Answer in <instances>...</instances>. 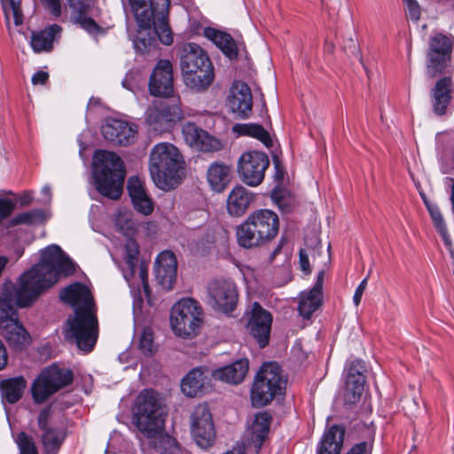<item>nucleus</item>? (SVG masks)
<instances>
[{
	"label": "nucleus",
	"instance_id": "nucleus-1",
	"mask_svg": "<svg viewBox=\"0 0 454 454\" xmlns=\"http://www.w3.org/2000/svg\"><path fill=\"white\" fill-rule=\"evenodd\" d=\"M74 271V262L60 247L51 245L41 251L40 262L20 276L17 288L12 283L4 285L0 293V333L12 348L21 350L30 340L15 307L30 306L61 274L70 276Z\"/></svg>",
	"mask_w": 454,
	"mask_h": 454
},
{
	"label": "nucleus",
	"instance_id": "nucleus-2",
	"mask_svg": "<svg viewBox=\"0 0 454 454\" xmlns=\"http://www.w3.org/2000/svg\"><path fill=\"white\" fill-rule=\"evenodd\" d=\"M59 297L74 309V315L67 320L64 327L66 340L76 344L84 352H90L98 337V323L90 289L75 282L62 289Z\"/></svg>",
	"mask_w": 454,
	"mask_h": 454
},
{
	"label": "nucleus",
	"instance_id": "nucleus-3",
	"mask_svg": "<svg viewBox=\"0 0 454 454\" xmlns=\"http://www.w3.org/2000/svg\"><path fill=\"white\" fill-rule=\"evenodd\" d=\"M184 159L179 150L170 143H159L150 153L149 170L153 181L160 189L175 188L184 168Z\"/></svg>",
	"mask_w": 454,
	"mask_h": 454
},
{
	"label": "nucleus",
	"instance_id": "nucleus-4",
	"mask_svg": "<svg viewBox=\"0 0 454 454\" xmlns=\"http://www.w3.org/2000/svg\"><path fill=\"white\" fill-rule=\"evenodd\" d=\"M279 219L278 215L270 209H257L236 229V239L239 246L251 249L264 246L278 235Z\"/></svg>",
	"mask_w": 454,
	"mask_h": 454
},
{
	"label": "nucleus",
	"instance_id": "nucleus-5",
	"mask_svg": "<svg viewBox=\"0 0 454 454\" xmlns=\"http://www.w3.org/2000/svg\"><path fill=\"white\" fill-rule=\"evenodd\" d=\"M181 70L187 87L202 91L215 78L214 67L207 52L195 43H187L179 48Z\"/></svg>",
	"mask_w": 454,
	"mask_h": 454
},
{
	"label": "nucleus",
	"instance_id": "nucleus-6",
	"mask_svg": "<svg viewBox=\"0 0 454 454\" xmlns=\"http://www.w3.org/2000/svg\"><path fill=\"white\" fill-rule=\"evenodd\" d=\"M167 414L158 393L145 389L137 395L133 409V421L137 429L148 438L161 432Z\"/></svg>",
	"mask_w": 454,
	"mask_h": 454
},
{
	"label": "nucleus",
	"instance_id": "nucleus-7",
	"mask_svg": "<svg viewBox=\"0 0 454 454\" xmlns=\"http://www.w3.org/2000/svg\"><path fill=\"white\" fill-rule=\"evenodd\" d=\"M98 164L95 170V184L100 194L118 200L123 191L126 176L125 166L121 157L113 152L98 153Z\"/></svg>",
	"mask_w": 454,
	"mask_h": 454
},
{
	"label": "nucleus",
	"instance_id": "nucleus-8",
	"mask_svg": "<svg viewBox=\"0 0 454 454\" xmlns=\"http://www.w3.org/2000/svg\"><path fill=\"white\" fill-rule=\"evenodd\" d=\"M286 384L281 367L277 363L264 364L257 372L251 388L252 404L254 407L267 405L276 395L283 394Z\"/></svg>",
	"mask_w": 454,
	"mask_h": 454
},
{
	"label": "nucleus",
	"instance_id": "nucleus-9",
	"mask_svg": "<svg viewBox=\"0 0 454 454\" xmlns=\"http://www.w3.org/2000/svg\"><path fill=\"white\" fill-rule=\"evenodd\" d=\"M454 36L450 34L437 32L428 38L426 53V74L434 79L449 73L452 63Z\"/></svg>",
	"mask_w": 454,
	"mask_h": 454
},
{
	"label": "nucleus",
	"instance_id": "nucleus-10",
	"mask_svg": "<svg viewBox=\"0 0 454 454\" xmlns=\"http://www.w3.org/2000/svg\"><path fill=\"white\" fill-rule=\"evenodd\" d=\"M70 369L56 364L46 367L36 377L31 386L32 398L35 403H44L50 396L73 382Z\"/></svg>",
	"mask_w": 454,
	"mask_h": 454
},
{
	"label": "nucleus",
	"instance_id": "nucleus-11",
	"mask_svg": "<svg viewBox=\"0 0 454 454\" xmlns=\"http://www.w3.org/2000/svg\"><path fill=\"white\" fill-rule=\"evenodd\" d=\"M202 316V308L197 301L192 298L180 300L171 310L170 323L174 333L184 338L196 335Z\"/></svg>",
	"mask_w": 454,
	"mask_h": 454
},
{
	"label": "nucleus",
	"instance_id": "nucleus-12",
	"mask_svg": "<svg viewBox=\"0 0 454 454\" xmlns=\"http://www.w3.org/2000/svg\"><path fill=\"white\" fill-rule=\"evenodd\" d=\"M269 166L270 160L266 153L257 151L246 152L239 160L238 174L243 183L255 187L262 183Z\"/></svg>",
	"mask_w": 454,
	"mask_h": 454
},
{
	"label": "nucleus",
	"instance_id": "nucleus-13",
	"mask_svg": "<svg viewBox=\"0 0 454 454\" xmlns=\"http://www.w3.org/2000/svg\"><path fill=\"white\" fill-rule=\"evenodd\" d=\"M190 422L191 433L198 446L211 447L215 440V430L207 405L199 404L192 412Z\"/></svg>",
	"mask_w": 454,
	"mask_h": 454
},
{
	"label": "nucleus",
	"instance_id": "nucleus-14",
	"mask_svg": "<svg viewBox=\"0 0 454 454\" xmlns=\"http://www.w3.org/2000/svg\"><path fill=\"white\" fill-rule=\"evenodd\" d=\"M208 303L215 310L228 314L232 312L238 302V291L234 283L215 280L207 287Z\"/></svg>",
	"mask_w": 454,
	"mask_h": 454
},
{
	"label": "nucleus",
	"instance_id": "nucleus-15",
	"mask_svg": "<svg viewBox=\"0 0 454 454\" xmlns=\"http://www.w3.org/2000/svg\"><path fill=\"white\" fill-rule=\"evenodd\" d=\"M272 320L270 312L263 309L259 302L254 301L252 304L248 313L247 329L261 348L269 344Z\"/></svg>",
	"mask_w": 454,
	"mask_h": 454
},
{
	"label": "nucleus",
	"instance_id": "nucleus-16",
	"mask_svg": "<svg viewBox=\"0 0 454 454\" xmlns=\"http://www.w3.org/2000/svg\"><path fill=\"white\" fill-rule=\"evenodd\" d=\"M182 119L181 108L166 101H154L146 111V121L154 130H164Z\"/></svg>",
	"mask_w": 454,
	"mask_h": 454
},
{
	"label": "nucleus",
	"instance_id": "nucleus-17",
	"mask_svg": "<svg viewBox=\"0 0 454 454\" xmlns=\"http://www.w3.org/2000/svg\"><path fill=\"white\" fill-rule=\"evenodd\" d=\"M76 24L90 35L104 34L105 30L92 18L98 17L99 9L95 0H67Z\"/></svg>",
	"mask_w": 454,
	"mask_h": 454
},
{
	"label": "nucleus",
	"instance_id": "nucleus-18",
	"mask_svg": "<svg viewBox=\"0 0 454 454\" xmlns=\"http://www.w3.org/2000/svg\"><path fill=\"white\" fill-rule=\"evenodd\" d=\"M149 91L156 97H168L173 92V68L169 60L157 62L149 81Z\"/></svg>",
	"mask_w": 454,
	"mask_h": 454
},
{
	"label": "nucleus",
	"instance_id": "nucleus-19",
	"mask_svg": "<svg viewBox=\"0 0 454 454\" xmlns=\"http://www.w3.org/2000/svg\"><path fill=\"white\" fill-rule=\"evenodd\" d=\"M155 278L165 290H171L176 279L177 262L173 252H161L155 261Z\"/></svg>",
	"mask_w": 454,
	"mask_h": 454
},
{
	"label": "nucleus",
	"instance_id": "nucleus-20",
	"mask_svg": "<svg viewBox=\"0 0 454 454\" xmlns=\"http://www.w3.org/2000/svg\"><path fill=\"white\" fill-rule=\"evenodd\" d=\"M228 106L239 118L246 119L252 111L253 98L249 86L243 82H235L231 89Z\"/></svg>",
	"mask_w": 454,
	"mask_h": 454
},
{
	"label": "nucleus",
	"instance_id": "nucleus-21",
	"mask_svg": "<svg viewBox=\"0 0 454 454\" xmlns=\"http://www.w3.org/2000/svg\"><path fill=\"white\" fill-rule=\"evenodd\" d=\"M182 132L186 143L197 150L214 152L221 149V143L218 139L211 137L193 122L184 124Z\"/></svg>",
	"mask_w": 454,
	"mask_h": 454
},
{
	"label": "nucleus",
	"instance_id": "nucleus-22",
	"mask_svg": "<svg viewBox=\"0 0 454 454\" xmlns=\"http://www.w3.org/2000/svg\"><path fill=\"white\" fill-rule=\"evenodd\" d=\"M182 132L186 143L197 150L214 152L221 149V143L218 139L211 137L193 122L184 124Z\"/></svg>",
	"mask_w": 454,
	"mask_h": 454
},
{
	"label": "nucleus",
	"instance_id": "nucleus-23",
	"mask_svg": "<svg viewBox=\"0 0 454 454\" xmlns=\"http://www.w3.org/2000/svg\"><path fill=\"white\" fill-rule=\"evenodd\" d=\"M182 132L186 143L197 150L214 152L221 149V143L218 139L211 137L193 122L184 124Z\"/></svg>",
	"mask_w": 454,
	"mask_h": 454
},
{
	"label": "nucleus",
	"instance_id": "nucleus-24",
	"mask_svg": "<svg viewBox=\"0 0 454 454\" xmlns=\"http://www.w3.org/2000/svg\"><path fill=\"white\" fill-rule=\"evenodd\" d=\"M104 138L115 145H129L133 143L137 129L128 122L112 120L102 126Z\"/></svg>",
	"mask_w": 454,
	"mask_h": 454
},
{
	"label": "nucleus",
	"instance_id": "nucleus-25",
	"mask_svg": "<svg viewBox=\"0 0 454 454\" xmlns=\"http://www.w3.org/2000/svg\"><path fill=\"white\" fill-rule=\"evenodd\" d=\"M452 78L446 75L440 78L431 89L432 109L436 115L442 116L447 113L452 98Z\"/></svg>",
	"mask_w": 454,
	"mask_h": 454
},
{
	"label": "nucleus",
	"instance_id": "nucleus-26",
	"mask_svg": "<svg viewBox=\"0 0 454 454\" xmlns=\"http://www.w3.org/2000/svg\"><path fill=\"white\" fill-rule=\"evenodd\" d=\"M170 0H150V6L156 13L154 30L159 40L165 45L173 43V35L168 24Z\"/></svg>",
	"mask_w": 454,
	"mask_h": 454
},
{
	"label": "nucleus",
	"instance_id": "nucleus-27",
	"mask_svg": "<svg viewBox=\"0 0 454 454\" xmlns=\"http://www.w3.org/2000/svg\"><path fill=\"white\" fill-rule=\"evenodd\" d=\"M127 188L134 208L144 215H151L153 211V203L147 195L140 179L130 177Z\"/></svg>",
	"mask_w": 454,
	"mask_h": 454
},
{
	"label": "nucleus",
	"instance_id": "nucleus-28",
	"mask_svg": "<svg viewBox=\"0 0 454 454\" xmlns=\"http://www.w3.org/2000/svg\"><path fill=\"white\" fill-rule=\"evenodd\" d=\"M248 367L249 362L247 359H239L227 366L213 371L211 375L216 380L238 385L245 379Z\"/></svg>",
	"mask_w": 454,
	"mask_h": 454
},
{
	"label": "nucleus",
	"instance_id": "nucleus-29",
	"mask_svg": "<svg viewBox=\"0 0 454 454\" xmlns=\"http://www.w3.org/2000/svg\"><path fill=\"white\" fill-rule=\"evenodd\" d=\"M254 194L242 185L235 186L227 199V211L231 216L243 215L254 200Z\"/></svg>",
	"mask_w": 454,
	"mask_h": 454
},
{
	"label": "nucleus",
	"instance_id": "nucleus-30",
	"mask_svg": "<svg viewBox=\"0 0 454 454\" xmlns=\"http://www.w3.org/2000/svg\"><path fill=\"white\" fill-rule=\"evenodd\" d=\"M62 28L57 24H53L40 31L31 33L30 45L36 53L43 51H51L53 43L57 37L60 36Z\"/></svg>",
	"mask_w": 454,
	"mask_h": 454
},
{
	"label": "nucleus",
	"instance_id": "nucleus-31",
	"mask_svg": "<svg viewBox=\"0 0 454 454\" xmlns=\"http://www.w3.org/2000/svg\"><path fill=\"white\" fill-rule=\"evenodd\" d=\"M203 35L206 38L213 42L230 59H237L239 54L238 46L230 34L207 27L204 29Z\"/></svg>",
	"mask_w": 454,
	"mask_h": 454
},
{
	"label": "nucleus",
	"instance_id": "nucleus-32",
	"mask_svg": "<svg viewBox=\"0 0 454 454\" xmlns=\"http://www.w3.org/2000/svg\"><path fill=\"white\" fill-rule=\"evenodd\" d=\"M345 428L339 425L332 426L323 435L317 454H340L343 447Z\"/></svg>",
	"mask_w": 454,
	"mask_h": 454
},
{
	"label": "nucleus",
	"instance_id": "nucleus-33",
	"mask_svg": "<svg viewBox=\"0 0 454 454\" xmlns=\"http://www.w3.org/2000/svg\"><path fill=\"white\" fill-rule=\"evenodd\" d=\"M211 373L212 372L203 366L192 369L182 380L183 393L190 397L195 396L202 390L206 380Z\"/></svg>",
	"mask_w": 454,
	"mask_h": 454
},
{
	"label": "nucleus",
	"instance_id": "nucleus-34",
	"mask_svg": "<svg viewBox=\"0 0 454 454\" xmlns=\"http://www.w3.org/2000/svg\"><path fill=\"white\" fill-rule=\"evenodd\" d=\"M27 387V381L23 376H18L0 381L2 398L8 403L13 404L19 402Z\"/></svg>",
	"mask_w": 454,
	"mask_h": 454
},
{
	"label": "nucleus",
	"instance_id": "nucleus-35",
	"mask_svg": "<svg viewBox=\"0 0 454 454\" xmlns=\"http://www.w3.org/2000/svg\"><path fill=\"white\" fill-rule=\"evenodd\" d=\"M231 169L222 163L212 164L207 170V180L212 189L217 192H223L230 184Z\"/></svg>",
	"mask_w": 454,
	"mask_h": 454
},
{
	"label": "nucleus",
	"instance_id": "nucleus-36",
	"mask_svg": "<svg viewBox=\"0 0 454 454\" xmlns=\"http://www.w3.org/2000/svg\"><path fill=\"white\" fill-rule=\"evenodd\" d=\"M232 131L239 136H249L257 138L267 147L272 146V140L269 132L260 124L238 123L232 127Z\"/></svg>",
	"mask_w": 454,
	"mask_h": 454
},
{
	"label": "nucleus",
	"instance_id": "nucleus-37",
	"mask_svg": "<svg viewBox=\"0 0 454 454\" xmlns=\"http://www.w3.org/2000/svg\"><path fill=\"white\" fill-rule=\"evenodd\" d=\"M270 422L271 416L267 411L259 412L254 417L252 425V440L258 448H261L269 434Z\"/></svg>",
	"mask_w": 454,
	"mask_h": 454
},
{
	"label": "nucleus",
	"instance_id": "nucleus-38",
	"mask_svg": "<svg viewBox=\"0 0 454 454\" xmlns=\"http://www.w3.org/2000/svg\"><path fill=\"white\" fill-rule=\"evenodd\" d=\"M323 294L315 293L313 290L301 294L298 309L301 316L305 318H310L311 315L322 304Z\"/></svg>",
	"mask_w": 454,
	"mask_h": 454
},
{
	"label": "nucleus",
	"instance_id": "nucleus-39",
	"mask_svg": "<svg viewBox=\"0 0 454 454\" xmlns=\"http://www.w3.org/2000/svg\"><path fill=\"white\" fill-rule=\"evenodd\" d=\"M365 378H346L343 401L346 405L357 403L364 389Z\"/></svg>",
	"mask_w": 454,
	"mask_h": 454
},
{
	"label": "nucleus",
	"instance_id": "nucleus-40",
	"mask_svg": "<svg viewBox=\"0 0 454 454\" xmlns=\"http://www.w3.org/2000/svg\"><path fill=\"white\" fill-rule=\"evenodd\" d=\"M63 441L64 435L56 427L42 432L41 442L45 454H57Z\"/></svg>",
	"mask_w": 454,
	"mask_h": 454
},
{
	"label": "nucleus",
	"instance_id": "nucleus-41",
	"mask_svg": "<svg viewBox=\"0 0 454 454\" xmlns=\"http://www.w3.org/2000/svg\"><path fill=\"white\" fill-rule=\"evenodd\" d=\"M424 201H425L426 207L430 214V216L433 220L435 229L442 236L443 242H444L445 246L448 247V249H450V251H452L451 250L452 241L449 235L447 226L445 224L444 219L442 217V215L439 207L436 205L428 203L427 200H424Z\"/></svg>",
	"mask_w": 454,
	"mask_h": 454
},
{
	"label": "nucleus",
	"instance_id": "nucleus-42",
	"mask_svg": "<svg viewBox=\"0 0 454 454\" xmlns=\"http://www.w3.org/2000/svg\"><path fill=\"white\" fill-rule=\"evenodd\" d=\"M321 249H322V246L317 239L314 240L311 245L307 244L306 247L300 249L299 262H300L301 270L304 273L310 274L311 269L309 266V258L311 257L314 262L316 259V256L320 254Z\"/></svg>",
	"mask_w": 454,
	"mask_h": 454
},
{
	"label": "nucleus",
	"instance_id": "nucleus-43",
	"mask_svg": "<svg viewBox=\"0 0 454 454\" xmlns=\"http://www.w3.org/2000/svg\"><path fill=\"white\" fill-rule=\"evenodd\" d=\"M131 8L140 28L148 29L151 28L152 26L154 27L156 13L151 7L148 8L146 6V3L131 6Z\"/></svg>",
	"mask_w": 454,
	"mask_h": 454
},
{
	"label": "nucleus",
	"instance_id": "nucleus-44",
	"mask_svg": "<svg viewBox=\"0 0 454 454\" xmlns=\"http://www.w3.org/2000/svg\"><path fill=\"white\" fill-rule=\"evenodd\" d=\"M46 220L45 212L42 209H33L20 213L13 217L10 223L12 226L20 224L35 225L44 223Z\"/></svg>",
	"mask_w": 454,
	"mask_h": 454
},
{
	"label": "nucleus",
	"instance_id": "nucleus-45",
	"mask_svg": "<svg viewBox=\"0 0 454 454\" xmlns=\"http://www.w3.org/2000/svg\"><path fill=\"white\" fill-rule=\"evenodd\" d=\"M4 10L6 22L9 23L10 12H12L14 23L19 26L23 23V14L20 6V0H0Z\"/></svg>",
	"mask_w": 454,
	"mask_h": 454
},
{
	"label": "nucleus",
	"instance_id": "nucleus-46",
	"mask_svg": "<svg viewBox=\"0 0 454 454\" xmlns=\"http://www.w3.org/2000/svg\"><path fill=\"white\" fill-rule=\"evenodd\" d=\"M139 350L145 356H152L157 351L153 341V333L150 328H145L139 338Z\"/></svg>",
	"mask_w": 454,
	"mask_h": 454
},
{
	"label": "nucleus",
	"instance_id": "nucleus-47",
	"mask_svg": "<svg viewBox=\"0 0 454 454\" xmlns=\"http://www.w3.org/2000/svg\"><path fill=\"white\" fill-rule=\"evenodd\" d=\"M271 199L282 212L288 213L292 210L293 203L288 192L282 189H274L271 192Z\"/></svg>",
	"mask_w": 454,
	"mask_h": 454
},
{
	"label": "nucleus",
	"instance_id": "nucleus-48",
	"mask_svg": "<svg viewBox=\"0 0 454 454\" xmlns=\"http://www.w3.org/2000/svg\"><path fill=\"white\" fill-rule=\"evenodd\" d=\"M16 443L19 447L20 454H38L33 438L25 432H21L17 435Z\"/></svg>",
	"mask_w": 454,
	"mask_h": 454
},
{
	"label": "nucleus",
	"instance_id": "nucleus-49",
	"mask_svg": "<svg viewBox=\"0 0 454 454\" xmlns=\"http://www.w3.org/2000/svg\"><path fill=\"white\" fill-rule=\"evenodd\" d=\"M125 248L127 252L126 264L130 270L131 274H133L137 261V255L139 254L138 244L133 239H129L126 243Z\"/></svg>",
	"mask_w": 454,
	"mask_h": 454
},
{
	"label": "nucleus",
	"instance_id": "nucleus-50",
	"mask_svg": "<svg viewBox=\"0 0 454 454\" xmlns=\"http://www.w3.org/2000/svg\"><path fill=\"white\" fill-rule=\"evenodd\" d=\"M364 372L365 367L361 360H352L346 366V378H365Z\"/></svg>",
	"mask_w": 454,
	"mask_h": 454
},
{
	"label": "nucleus",
	"instance_id": "nucleus-51",
	"mask_svg": "<svg viewBox=\"0 0 454 454\" xmlns=\"http://www.w3.org/2000/svg\"><path fill=\"white\" fill-rule=\"evenodd\" d=\"M52 417V407L51 405L45 406L39 413L37 417V425L39 429L43 432L51 428L50 420Z\"/></svg>",
	"mask_w": 454,
	"mask_h": 454
},
{
	"label": "nucleus",
	"instance_id": "nucleus-52",
	"mask_svg": "<svg viewBox=\"0 0 454 454\" xmlns=\"http://www.w3.org/2000/svg\"><path fill=\"white\" fill-rule=\"evenodd\" d=\"M407 8L410 19L418 21L420 19V6L416 0H403Z\"/></svg>",
	"mask_w": 454,
	"mask_h": 454
},
{
	"label": "nucleus",
	"instance_id": "nucleus-53",
	"mask_svg": "<svg viewBox=\"0 0 454 454\" xmlns=\"http://www.w3.org/2000/svg\"><path fill=\"white\" fill-rule=\"evenodd\" d=\"M15 207V203L9 199H0V223L7 218Z\"/></svg>",
	"mask_w": 454,
	"mask_h": 454
},
{
	"label": "nucleus",
	"instance_id": "nucleus-54",
	"mask_svg": "<svg viewBox=\"0 0 454 454\" xmlns=\"http://www.w3.org/2000/svg\"><path fill=\"white\" fill-rule=\"evenodd\" d=\"M156 441L159 443V446L157 445V442H155V448H164L165 452H160V454H170L171 451H168L166 450V445L169 447V449L176 448V441L174 438L170 437L169 435H160L159 438L156 439Z\"/></svg>",
	"mask_w": 454,
	"mask_h": 454
},
{
	"label": "nucleus",
	"instance_id": "nucleus-55",
	"mask_svg": "<svg viewBox=\"0 0 454 454\" xmlns=\"http://www.w3.org/2000/svg\"><path fill=\"white\" fill-rule=\"evenodd\" d=\"M45 3L47 7L49 8L51 13L54 17H59L61 14V4L60 0H42Z\"/></svg>",
	"mask_w": 454,
	"mask_h": 454
},
{
	"label": "nucleus",
	"instance_id": "nucleus-56",
	"mask_svg": "<svg viewBox=\"0 0 454 454\" xmlns=\"http://www.w3.org/2000/svg\"><path fill=\"white\" fill-rule=\"evenodd\" d=\"M49 80V74L45 71H37L32 76V83L34 85H44Z\"/></svg>",
	"mask_w": 454,
	"mask_h": 454
},
{
	"label": "nucleus",
	"instance_id": "nucleus-57",
	"mask_svg": "<svg viewBox=\"0 0 454 454\" xmlns=\"http://www.w3.org/2000/svg\"><path fill=\"white\" fill-rule=\"evenodd\" d=\"M367 279H368V278H365L362 280V282L359 284V286H357V288L354 294L353 301L356 306H358L361 302L363 294L367 286Z\"/></svg>",
	"mask_w": 454,
	"mask_h": 454
},
{
	"label": "nucleus",
	"instance_id": "nucleus-58",
	"mask_svg": "<svg viewBox=\"0 0 454 454\" xmlns=\"http://www.w3.org/2000/svg\"><path fill=\"white\" fill-rule=\"evenodd\" d=\"M369 445L366 442H362L355 444L347 454H367Z\"/></svg>",
	"mask_w": 454,
	"mask_h": 454
},
{
	"label": "nucleus",
	"instance_id": "nucleus-59",
	"mask_svg": "<svg viewBox=\"0 0 454 454\" xmlns=\"http://www.w3.org/2000/svg\"><path fill=\"white\" fill-rule=\"evenodd\" d=\"M324 279H325V270H321L317 273V281L314 284V286L311 288V290H313V292H315V293L322 294Z\"/></svg>",
	"mask_w": 454,
	"mask_h": 454
},
{
	"label": "nucleus",
	"instance_id": "nucleus-60",
	"mask_svg": "<svg viewBox=\"0 0 454 454\" xmlns=\"http://www.w3.org/2000/svg\"><path fill=\"white\" fill-rule=\"evenodd\" d=\"M8 361V356L6 352V348L3 342L0 340V370L4 369Z\"/></svg>",
	"mask_w": 454,
	"mask_h": 454
},
{
	"label": "nucleus",
	"instance_id": "nucleus-61",
	"mask_svg": "<svg viewBox=\"0 0 454 454\" xmlns=\"http://www.w3.org/2000/svg\"><path fill=\"white\" fill-rule=\"evenodd\" d=\"M139 275H140V278H141V280H142V283H143V286H144V289L146 292L147 288H148L147 271H146V270L141 267L140 268Z\"/></svg>",
	"mask_w": 454,
	"mask_h": 454
},
{
	"label": "nucleus",
	"instance_id": "nucleus-62",
	"mask_svg": "<svg viewBox=\"0 0 454 454\" xmlns=\"http://www.w3.org/2000/svg\"><path fill=\"white\" fill-rule=\"evenodd\" d=\"M446 183H449L450 184V190H451V192H450V202H451V207H452V209H454V178L452 177H446Z\"/></svg>",
	"mask_w": 454,
	"mask_h": 454
},
{
	"label": "nucleus",
	"instance_id": "nucleus-63",
	"mask_svg": "<svg viewBox=\"0 0 454 454\" xmlns=\"http://www.w3.org/2000/svg\"><path fill=\"white\" fill-rule=\"evenodd\" d=\"M32 201V198L29 194L26 193L22 195L20 199V203L22 206H27Z\"/></svg>",
	"mask_w": 454,
	"mask_h": 454
},
{
	"label": "nucleus",
	"instance_id": "nucleus-64",
	"mask_svg": "<svg viewBox=\"0 0 454 454\" xmlns=\"http://www.w3.org/2000/svg\"><path fill=\"white\" fill-rule=\"evenodd\" d=\"M283 170L280 168L278 164H276V178L282 179L283 178Z\"/></svg>",
	"mask_w": 454,
	"mask_h": 454
}]
</instances>
